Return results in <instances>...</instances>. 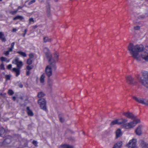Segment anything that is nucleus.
<instances>
[{"mask_svg": "<svg viewBox=\"0 0 148 148\" xmlns=\"http://www.w3.org/2000/svg\"><path fill=\"white\" fill-rule=\"evenodd\" d=\"M27 112L29 116H32L34 115L32 111L29 109V107H27Z\"/></svg>", "mask_w": 148, "mask_h": 148, "instance_id": "obj_21", "label": "nucleus"}, {"mask_svg": "<svg viewBox=\"0 0 148 148\" xmlns=\"http://www.w3.org/2000/svg\"><path fill=\"white\" fill-rule=\"evenodd\" d=\"M1 60L2 61H5L6 62H8L9 61V60H8L7 58L5 57H1L0 58Z\"/></svg>", "mask_w": 148, "mask_h": 148, "instance_id": "obj_30", "label": "nucleus"}, {"mask_svg": "<svg viewBox=\"0 0 148 148\" xmlns=\"http://www.w3.org/2000/svg\"><path fill=\"white\" fill-rule=\"evenodd\" d=\"M24 19V18L23 16H21L18 15L16 17H14L13 19L14 20H15L17 19H20V20H22Z\"/></svg>", "mask_w": 148, "mask_h": 148, "instance_id": "obj_23", "label": "nucleus"}, {"mask_svg": "<svg viewBox=\"0 0 148 148\" xmlns=\"http://www.w3.org/2000/svg\"><path fill=\"white\" fill-rule=\"evenodd\" d=\"M7 131L3 128H0V136H4L6 133Z\"/></svg>", "mask_w": 148, "mask_h": 148, "instance_id": "obj_16", "label": "nucleus"}, {"mask_svg": "<svg viewBox=\"0 0 148 148\" xmlns=\"http://www.w3.org/2000/svg\"><path fill=\"white\" fill-rule=\"evenodd\" d=\"M122 134V133L121 132L120 129H118L116 131V138H118L120 137Z\"/></svg>", "mask_w": 148, "mask_h": 148, "instance_id": "obj_19", "label": "nucleus"}, {"mask_svg": "<svg viewBox=\"0 0 148 148\" xmlns=\"http://www.w3.org/2000/svg\"><path fill=\"white\" fill-rule=\"evenodd\" d=\"M38 103L40 105V108L44 111H47V109L46 107V102L44 99H40L38 100Z\"/></svg>", "mask_w": 148, "mask_h": 148, "instance_id": "obj_7", "label": "nucleus"}, {"mask_svg": "<svg viewBox=\"0 0 148 148\" xmlns=\"http://www.w3.org/2000/svg\"><path fill=\"white\" fill-rule=\"evenodd\" d=\"M5 78L6 80H8L9 79V75H8L5 76Z\"/></svg>", "mask_w": 148, "mask_h": 148, "instance_id": "obj_48", "label": "nucleus"}, {"mask_svg": "<svg viewBox=\"0 0 148 148\" xmlns=\"http://www.w3.org/2000/svg\"><path fill=\"white\" fill-rule=\"evenodd\" d=\"M29 57L30 59L33 58L34 57V54L32 53H30L29 54Z\"/></svg>", "mask_w": 148, "mask_h": 148, "instance_id": "obj_40", "label": "nucleus"}, {"mask_svg": "<svg viewBox=\"0 0 148 148\" xmlns=\"http://www.w3.org/2000/svg\"><path fill=\"white\" fill-rule=\"evenodd\" d=\"M14 93V92L12 90H10V95H12Z\"/></svg>", "mask_w": 148, "mask_h": 148, "instance_id": "obj_47", "label": "nucleus"}, {"mask_svg": "<svg viewBox=\"0 0 148 148\" xmlns=\"http://www.w3.org/2000/svg\"><path fill=\"white\" fill-rule=\"evenodd\" d=\"M37 96L38 98H41L45 96V94L42 92H40L38 93Z\"/></svg>", "mask_w": 148, "mask_h": 148, "instance_id": "obj_28", "label": "nucleus"}, {"mask_svg": "<svg viewBox=\"0 0 148 148\" xmlns=\"http://www.w3.org/2000/svg\"><path fill=\"white\" fill-rule=\"evenodd\" d=\"M10 69L12 67V65L11 64H10Z\"/></svg>", "mask_w": 148, "mask_h": 148, "instance_id": "obj_58", "label": "nucleus"}, {"mask_svg": "<svg viewBox=\"0 0 148 148\" xmlns=\"http://www.w3.org/2000/svg\"><path fill=\"white\" fill-rule=\"evenodd\" d=\"M45 76L44 75H42L40 77V82L42 83H44L45 81Z\"/></svg>", "mask_w": 148, "mask_h": 148, "instance_id": "obj_26", "label": "nucleus"}, {"mask_svg": "<svg viewBox=\"0 0 148 148\" xmlns=\"http://www.w3.org/2000/svg\"><path fill=\"white\" fill-rule=\"evenodd\" d=\"M147 1H148V0H146Z\"/></svg>", "mask_w": 148, "mask_h": 148, "instance_id": "obj_64", "label": "nucleus"}, {"mask_svg": "<svg viewBox=\"0 0 148 148\" xmlns=\"http://www.w3.org/2000/svg\"><path fill=\"white\" fill-rule=\"evenodd\" d=\"M30 74V72L29 71H27L26 74L27 75H29Z\"/></svg>", "mask_w": 148, "mask_h": 148, "instance_id": "obj_52", "label": "nucleus"}, {"mask_svg": "<svg viewBox=\"0 0 148 148\" xmlns=\"http://www.w3.org/2000/svg\"><path fill=\"white\" fill-rule=\"evenodd\" d=\"M50 65L47 66L45 69V72L48 77H50L52 74V70H55L56 69V64L49 63Z\"/></svg>", "mask_w": 148, "mask_h": 148, "instance_id": "obj_5", "label": "nucleus"}, {"mask_svg": "<svg viewBox=\"0 0 148 148\" xmlns=\"http://www.w3.org/2000/svg\"><path fill=\"white\" fill-rule=\"evenodd\" d=\"M32 60H31V59L30 58L28 59L27 61V64L29 65H30L32 63Z\"/></svg>", "mask_w": 148, "mask_h": 148, "instance_id": "obj_32", "label": "nucleus"}, {"mask_svg": "<svg viewBox=\"0 0 148 148\" xmlns=\"http://www.w3.org/2000/svg\"><path fill=\"white\" fill-rule=\"evenodd\" d=\"M29 24L33 23L34 22V19L33 18H30L29 19Z\"/></svg>", "mask_w": 148, "mask_h": 148, "instance_id": "obj_34", "label": "nucleus"}, {"mask_svg": "<svg viewBox=\"0 0 148 148\" xmlns=\"http://www.w3.org/2000/svg\"><path fill=\"white\" fill-rule=\"evenodd\" d=\"M136 142V139H133L130 140L126 146L128 148H137Z\"/></svg>", "mask_w": 148, "mask_h": 148, "instance_id": "obj_8", "label": "nucleus"}, {"mask_svg": "<svg viewBox=\"0 0 148 148\" xmlns=\"http://www.w3.org/2000/svg\"><path fill=\"white\" fill-rule=\"evenodd\" d=\"M12 72L15 73V75L16 77H18L20 74V69L18 68H13L12 69Z\"/></svg>", "mask_w": 148, "mask_h": 148, "instance_id": "obj_15", "label": "nucleus"}, {"mask_svg": "<svg viewBox=\"0 0 148 148\" xmlns=\"http://www.w3.org/2000/svg\"><path fill=\"white\" fill-rule=\"evenodd\" d=\"M8 118L7 119H6L5 120H8Z\"/></svg>", "mask_w": 148, "mask_h": 148, "instance_id": "obj_62", "label": "nucleus"}, {"mask_svg": "<svg viewBox=\"0 0 148 148\" xmlns=\"http://www.w3.org/2000/svg\"><path fill=\"white\" fill-rule=\"evenodd\" d=\"M20 98L21 99H23V98L22 97H20Z\"/></svg>", "mask_w": 148, "mask_h": 148, "instance_id": "obj_57", "label": "nucleus"}, {"mask_svg": "<svg viewBox=\"0 0 148 148\" xmlns=\"http://www.w3.org/2000/svg\"><path fill=\"white\" fill-rule=\"evenodd\" d=\"M18 86L20 88H22L23 87V85L21 83H18Z\"/></svg>", "mask_w": 148, "mask_h": 148, "instance_id": "obj_46", "label": "nucleus"}, {"mask_svg": "<svg viewBox=\"0 0 148 148\" xmlns=\"http://www.w3.org/2000/svg\"><path fill=\"white\" fill-rule=\"evenodd\" d=\"M15 44L14 42H12L11 45V47L10 48V52L12 51V49H13L14 47Z\"/></svg>", "mask_w": 148, "mask_h": 148, "instance_id": "obj_31", "label": "nucleus"}, {"mask_svg": "<svg viewBox=\"0 0 148 148\" xmlns=\"http://www.w3.org/2000/svg\"><path fill=\"white\" fill-rule=\"evenodd\" d=\"M27 29H25L24 30V33L23 34V37H24L25 36V34H26V32H27Z\"/></svg>", "mask_w": 148, "mask_h": 148, "instance_id": "obj_45", "label": "nucleus"}, {"mask_svg": "<svg viewBox=\"0 0 148 148\" xmlns=\"http://www.w3.org/2000/svg\"><path fill=\"white\" fill-rule=\"evenodd\" d=\"M47 12L48 14H49L50 12V6L49 5L46 6Z\"/></svg>", "mask_w": 148, "mask_h": 148, "instance_id": "obj_29", "label": "nucleus"}, {"mask_svg": "<svg viewBox=\"0 0 148 148\" xmlns=\"http://www.w3.org/2000/svg\"><path fill=\"white\" fill-rule=\"evenodd\" d=\"M16 97L15 96H14L12 97V99L14 101H15L16 100Z\"/></svg>", "mask_w": 148, "mask_h": 148, "instance_id": "obj_53", "label": "nucleus"}, {"mask_svg": "<svg viewBox=\"0 0 148 148\" xmlns=\"http://www.w3.org/2000/svg\"><path fill=\"white\" fill-rule=\"evenodd\" d=\"M122 144V142L120 141L117 142L115 144L112 148H120Z\"/></svg>", "mask_w": 148, "mask_h": 148, "instance_id": "obj_17", "label": "nucleus"}, {"mask_svg": "<svg viewBox=\"0 0 148 148\" xmlns=\"http://www.w3.org/2000/svg\"><path fill=\"white\" fill-rule=\"evenodd\" d=\"M140 122V120L139 119L135 118L133 121L125 123L123 125V126L125 129H131L133 128L137 124Z\"/></svg>", "mask_w": 148, "mask_h": 148, "instance_id": "obj_4", "label": "nucleus"}, {"mask_svg": "<svg viewBox=\"0 0 148 148\" xmlns=\"http://www.w3.org/2000/svg\"><path fill=\"white\" fill-rule=\"evenodd\" d=\"M140 145L142 148H148V143L143 141H141Z\"/></svg>", "mask_w": 148, "mask_h": 148, "instance_id": "obj_20", "label": "nucleus"}, {"mask_svg": "<svg viewBox=\"0 0 148 148\" xmlns=\"http://www.w3.org/2000/svg\"><path fill=\"white\" fill-rule=\"evenodd\" d=\"M53 84V81H49L48 82V84L51 87Z\"/></svg>", "mask_w": 148, "mask_h": 148, "instance_id": "obj_42", "label": "nucleus"}, {"mask_svg": "<svg viewBox=\"0 0 148 148\" xmlns=\"http://www.w3.org/2000/svg\"><path fill=\"white\" fill-rule=\"evenodd\" d=\"M9 50H8V51L4 52V54L6 56H7L9 54Z\"/></svg>", "mask_w": 148, "mask_h": 148, "instance_id": "obj_44", "label": "nucleus"}, {"mask_svg": "<svg viewBox=\"0 0 148 148\" xmlns=\"http://www.w3.org/2000/svg\"><path fill=\"white\" fill-rule=\"evenodd\" d=\"M138 79L140 83L144 86L148 88V72L144 71L143 73V77Z\"/></svg>", "mask_w": 148, "mask_h": 148, "instance_id": "obj_3", "label": "nucleus"}, {"mask_svg": "<svg viewBox=\"0 0 148 148\" xmlns=\"http://www.w3.org/2000/svg\"><path fill=\"white\" fill-rule=\"evenodd\" d=\"M36 1V0H31L28 3V4L29 5H30L33 3H35Z\"/></svg>", "mask_w": 148, "mask_h": 148, "instance_id": "obj_37", "label": "nucleus"}, {"mask_svg": "<svg viewBox=\"0 0 148 148\" xmlns=\"http://www.w3.org/2000/svg\"><path fill=\"white\" fill-rule=\"evenodd\" d=\"M145 49L146 50H148V47L147 46H146L145 47Z\"/></svg>", "mask_w": 148, "mask_h": 148, "instance_id": "obj_55", "label": "nucleus"}, {"mask_svg": "<svg viewBox=\"0 0 148 148\" xmlns=\"http://www.w3.org/2000/svg\"><path fill=\"white\" fill-rule=\"evenodd\" d=\"M127 82L130 84H134L135 83L134 79L131 76H128L126 77Z\"/></svg>", "mask_w": 148, "mask_h": 148, "instance_id": "obj_11", "label": "nucleus"}, {"mask_svg": "<svg viewBox=\"0 0 148 148\" xmlns=\"http://www.w3.org/2000/svg\"><path fill=\"white\" fill-rule=\"evenodd\" d=\"M6 142V140H4V142Z\"/></svg>", "mask_w": 148, "mask_h": 148, "instance_id": "obj_60", "label": "nucleus"}, {"mask_svg": "<svg viewBox=\"0 0 148 148\" xmlns=\"http://www.w3.org/2000/svg\"><path fill=\"white\" fill-rule=\"evenodd\" d=\"M142 126L141 125L137 127L135 130V132L136 134L140 136L142 134Z\"/></svg>", "mask_w": 148, "mask_h": 148, "instance_id": "obj_14", "label": "nucleus"}, {"mask_svg": "<svg viewBox=\"0 0 148 148\" xmlns=\"http://www.w3.org/2000/svg\"><path fill=\"white\" fill-rule=\"evenodd\" d=\"M52 40V39L48 37H45L43 38V41L45 42H51Z\"/></svg>", "mask_w": 148, "mask_h": 148, "instance_id": "obj_22", "label": "nucleus"}, {"mask_svg": "<svg viewBox=\"0 0 148 148\" xmlns=\"http://www.w3.org/2000/svg\"><path fill=\"white\" fill-rule=\"evenodd\" d=\"M116 124H118V121L117 120H115L112 121L110 123V125L112 126Z\"/></svg>", "mask_w": 148, "mask_h": 148, "instance_id": "obj_27", "label": "nucleus"}, {"mask_svg": "<svg viewBox=\"0 0 148 148\" xmlns=\"http://www.w3.org/2000/svg\"><path fill=\"white\" fill-rule=\"evenodd\" d=\"M60 121L61 122H63L64 121V119L63 118L59 116Z\"/></svg>", "mask_w": 148, "mask_h": 148, "instance_id": "obj_38", "label": "nucleus"}, {"mask_svg": "<svg viewBox=\"0 0 148 148\" xmlns=\"http://www.w3.org/2000/svg\"><path fill=\"white\" fill-rule=\"evenodd\" d=\"M144 48L142 45H134L131 43H130L128 46V49L130 54L138 61H140L141 59L139 56V53L143 50Z\"/></svg>", "mask_w": 148, "mask_h": 148, "instance_id": "obj_1", "label": "nucleus"}, {"mask_svg": "<svg viewBox=\"0 0 148 148\" xmlns=\"http://www.w3.org/2000/svg\"><path fill=\"white\" fill-rule=\"evenodd\" d=\"M24 7L23 6H19L18 8H17V11L19 9H22V8H23V7Z\"/></svg>", "mask_w": 148, "mask_h": 148, "instance_id": "obj_50", "label": "nucleus"}, {"mask_svg": "<svg viewBox=\"0 0 148 148\" xmlns=\"http://www.w3.org/2000/svg\"><path fill=\"white\" fill-rule=\"evenodd\" d=\"M134 28L136 30H138L140 29V26H137L135 27H134Z\"/></svg>", "mask_w": 148, "mask_h": 148, "instance_id": "obj_41", "label": "nucleus"}, {"mask_svg": "<svg viewBox=\"0 0 148 148\" xmlns=\"http://www.w3.org/2000/svg\"><path fill=\"white\" fill-rule=\"evenodd\" d=\"M0 69H1L4 70L5 69L4 66L3 64L2 63L0 66Z\"/></svg>", "mask_w": 148, "mask_h": 148, "instance_id": "obj_39", "label": "nucleus"}, {"mask_svg": "<svg viewBox=\"0 0 148 148\" xmlns=\"http://www.w3.org/2000/svg\"><path fill=\"white\" fill-rule=\"evenodd\" d=\"M117 120L118 125H123L127 121V119L123 118H121L117 119Z\"/></svg>", "mask_w": 148, "mask_h": 148, "instance_id": "obj_13", "label": "nucleus"}, {"mask_svg": "<svg viewBox=\"0 0 148 148\" xmlns=\"http://www.w3.org/2000/svg\"><path fill=\"white\" fill-rule=\"evenodd\" d=\"M12 62L13 64H16L17 68L20 69L23 65V62L20 61L18 58H16L12 61Z\"/></svg>", "mask_w": 148, "mask_h": 148, "instance_id": "obj_9", "label": "nucleus"}, {"mask_svg": "<svg viewBox=\"0 0 148 148\" xmlns=\"http://www.w3.org/2000/svg\"><path fill=\"white\" fill-rule=\"evenodd\" d=\"M0 95H1L4 97H5L6 95V93H1L0 94Z\"/></svg>", "mask_w": 148, "mask_h": 148, "instance_id": "obj_43", "label": "nucleus"}, {"mask_svg": "<svg viewBox=\"0 0 148 148\" xmlns=\"http://www.w3.org/2000/svg\"><path fill=\"white\" fill-rule=\"evenodd\" d=\"M44 51L47 58L49 60V63L52 64L55 63L58 60L59 54L57 52H55L54 56L53 58H51V56L49 51L47 48H45L44 49Z\"/></svg>", "mask_w": 148, "mask_h": 148, "instance_id": "obj_2", "label": "nucleus"}, {"mask_svg": "<svg viewBox=\"0 0 148 148\" xmlns=\"http://www.w3.org/2000/svg\"><path fill=\"white\" fill-rule=\"evenodd\" d=\"M83 134H85V132H83Z\"/></svg>", "mask_w": 148, "mask_h": 148, "instance_id": "obj_61", "label": "nucleus"}, {"mask_svg": "<svg viewBox=\"0 0 148 148\" xmlns=\"http://www.w3.org/2000/svg\"><path fill=\"white\" fill-rule=\"evenodd\" d=\"M8 93H9V90H8Z\"/></svg>", "mask_w": 148, "mask_h": 148, "instance_id": "obj_59", "label": "nucleus"}, {"mask_svg": "<svg viewBox=\"0 0 148 148\" xmlns=\"http://www.w3.org/2000/svg\"><path fill=\"white\" fill-rule=\"evenodd\" d=\"M59 148H74V147L72 145L66 144L61 145Z\"/></svg>", "mask_w": 148, "mask_h": 148, "instance_id": "obj_18", "label": "nucleus"}, {"mask_svg": "<svg viewBox=\"0 0 148 148\" xmlns=\"http://www.w3.org/2000/svg\"><path fill=\"white\" fill-rule=\"evenodd\" d=\"M2 1V0H0V1Z\"/></svg>", "mask_w": 148, "mask_h": 148, "instance_id": "obj_63", "label": "nucleus"}, {"mask_svg": "<svg viewBox=\"0 0 148 148\" xmlns=\"http://www.w3.org/2000/svg\"><path fill=\"white\" fill-rule=\"evenodd\" d=\"M7 68L8 69H9V65H8Z\"/></svg>", "mask_w": 148, "mask_h": 148, "instance_id": "obj_56", "label": "nucleus"}, {"mask_svg": "<svg viewBox=\"0 0 148 148\" xmlns=\"http://www.w3.org/2000/svg\"><path fill=\"white\" fill-rule=\"evenodd\" d=\"M17 30V29L16 28H13L12 29V32H15Z\"/></svg>", "mask_w": 148, "mask_h": 148, "instance_id": "obj_49", "label": "nucleus"}, {"mask_svg": "<svg viewBox=\"0 0 148 148\" xmlns=\"http://www.w3.org/2000/svg\"><path fill=\"white\" fill-rule=\"evenodd\" d=\"M133 98L138 103L148 106V100L143 98L133 96Z\"/></svg>", "mask_w": 148, "mask_h": 148, "instance_id": "obj_6", "label": "nucleus"}, {"mask_svg": "<svg viewBox=\"0 0 148 148\" xmlns=\"http://www.w3.org/2000/svg\"><path fill=\"white\" fill-rule=\"evenodd\" d=\"M33 67V66L32 65H31L29 66L28 65L26 67V69L27 70L29 71L32 69V68Z\"/></svg>", "mask_w": 148, "mask_h": 148, "instance_id": "obj_33", "label": "nucleus"}, {"mask_svg": "<svg viewBox=\"0 0 148 148\" xmlns=\"http://www.w3.org/2000/svg\"><path fill=\"white\" fill-rule=\"evenodd\" d=\"M33 27L34 28H36L37 27V26L36 25H35V26H33Z\"/></svg>", "mask_w": 148, "mask_h": 148, "instance_id": "obj_54", "label": "nucleus"}, {"mask_svg": "<svg viewBox=\"0 0 148 148\" xmlns=\"http://www.w3.org/2000/svg\"><path fill=\"white\" fill-rule=\"evenodd\" d=\"M17 10H14V11H11L10 13L13 15H15L17 12Z\"/></svg>", "mask_w": 148, "mask_h": 148, "instance_id": "obj_36", "label": "nucleus"}, {"mask_svg": "<svg viewBox=\"0 0 148 148\" xmlns=\"http://www.w3.org/2000/svg\"><path fill=\"white\" fill-rule=\"evenodd\" d=\"M122 114L123 115L129 119H132L135 118L134 115L132 113H130L129 112H123Z\"/></svg>", "mask_w": 148, "mask_h": 148, "instance_id": "obj_10", "label": "nucleus"}, {"mask_svg": "<svg viewBox=\"0 0 148 148\" xmlns=\"http://www.w3.org/2000/svg\"><path fill=\"white\" fill-rule=\"evenodd\" d=\"M32 143L35 147L38 146V142L37 141L34 140H33L32 142Z\"/></svg>", "mask_w": 148, "mask_h": 148, "instance_id": "obj_35", "label": "nucleus"}, {"mask_svg": "<svg viewBox=\"0 0 148 148\" xmlns=\"http://www.w3.org/2000/svg\"><path fill=\"white\" fill-rule=\"evenodd\" d=\"M142 58L146 61H148V52L144 51L141 54Z\"/></svg>", "mask_w": 148, "mask_h": 148, "instance_id": "obj_12", "label": "nucleus"}, {"mask_svg": "<svg viewBox=\"0 0 148 148\" xmlns=\"http://www.w3.org/2000/svg\"><path fill=\"white\" fill-rule=\"evenodd\" d=\"M144 18V16H140L138 17L139 19H142Z\"/></svg>", "mask_w": 148, "mask_h": 148, "instance_id": "obj_51", "label": "nucleus"}, {"mask_svg": "<svg viewBox=\"0 0 148 148\" xmlns=\"http://www.w3.org/2000/svg\"><path fill=\"white\" fill-rule=\"evenodd\" d=\"M0 39L3 41H5V39L4 37V34L1 32H0Z\"/></svg>", "mask_w": 148, "mask_h": 148, "instance_id": "obj_25", "label": "nucleus"}, {"mask_svg": "<svg viewBox=\"0 0 148 148\" xmlns=\"http://www.w3.org/2000/svg\"><path fill=\"white\" fill-rule=\"evenodd\" d=\"M17 53H18L20 55L23 57H26L27 55L26 53L22 51H18L17 52Z\"/></svg>", "mask_w": 148, "mask_h": 148, "instance_id": "obj_24", "label": "nucleus"}]
</instances>
